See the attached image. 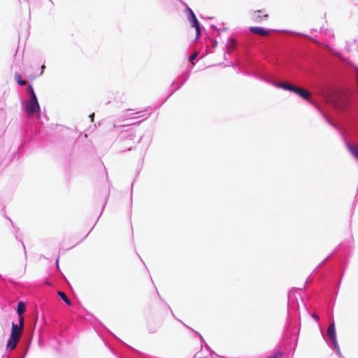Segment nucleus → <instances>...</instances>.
Returning a JSON list of instances; mask_svg holds the SVG:
<instances>
[{
	"label": "nucleus",
	"mask_w": 358,
	"mask_h": 358,
	"mask_svg": "<svg viewBox=\"0 0 358 358\" xmlns=\"http://www.w3.org/2000/svg\"><path fill=\"white\" fill-rule=\"evenodd\" d=\"M347 147L350 153L358 160V145L347 143Z\"/></svg>",
	"instance_id": "nucleus-10"
},
{
	"label": "nucleus",
	"mask_w": 358,
	"mask_h": 358,
	"mask_svg": "<svg viewBox=\"0 0 358 358\" xmlns=\"http://www.w3.org/2000/svg\"><path fill=\"white\" fill-rule=\"evenodd\" d=\"M18 1H19V2H20V0H18Z\"/></svg>",
	"instance_id": "nucleus-24"
},
{
	"label": "nucleus",
	"mask_w": 358,
	"mask_h": 358,
	"mask_svg": "<svg viewBox=\"0 0 358 358\" xmlns=\"http://www.w3.org/2000/svg\"><path fill=\"white\" fill-rule=\"evenodd\" d=\"M27 92L29 98L24 102V108L26 113L29 117L36 116L37 119L40 118L41 108L38 101L36 95L31 86L27 88Z\"/></svg>",
	"instance_id": "nucleus-1"
},
{
	"label": "nucleus",
	"mask_w": 358,
	"mask_h": 358,
	"mask_svg": "<svg viewBox=\"0 0 358 358\" xmlns=\"http://www.w3.org/2000/svg\"><path fill=\"white\" fill-rule=\"evenodd\" d=\"M15 79L17 83L21 86H24L26 85L25 80L22 79L21 76L20 74L15 75Z\"/></svg>",
	"instance_id": "nucleus-15"
},
{
	"label": "nucleus",
	"mask_w": 358,
	"mask_h": 358,
	"mask_svg": "<svg viewBox=\"0 0 358 358\" xmlns=\"http://www.w3.org/2000/svg\"><path fill=\"white\" fill-rule=\"evenodd\" d=\"M94 113H92V114H91V115H90V117L91 118V121H92V122H93V120H94Z\"/></svg>",
	"instance_id": "nucleus-20"
},
{
	"label": "nucleus",
	"mask_w": 358,
	"mask_h": 358,
	"mask_svg": "<svg viewBox=\"0 0 358 358\" xmlns=\"http://www.w3.org/2000/svg\"><path fill=\"white\" fill-rule=\"evenodd\" d=\"M185 11L187 15V20L191 23L192 27L196 29V38L198 39L201 34V24L197 20L193 10L188 6L186 7Z\"/></svg>",
	"instance_id": "nucleus-3"
},
{
	"label": "nucleus",
	"mask_w": 358,
	"mask_h": 358,
	"mask_svg": "<svg viewBox=\"0 0 358 358\" xmlns=\"http://www.w3.org/2000/svg\"><path fill=\"white\" fill-rule=\"evenodd\" d=\"M188 78V76H185L182 77V80H181V82L180 83H175L173 82V85H176L177 84L178 86L176 87V90H178L179 88L181 87V86H182L184 85V83L186 82V80H187Z\"/></svg>",
	"instance_id": "nucleus-14"
},
{
	"label": "nucleus",
	"mask_w": 358,
	"mask_h": 358,
	"mask_svg": "<svg viewBox=\"0 0 358 358\" xmlns=\"http://www.w3.org/2000/svg\"><path fill=\"white\" fill-rule=\"evenodd\" d=\"M18 317H19V324H17V326H20V327H23V325H24V317L23 316L21 315H18Z\"/></svg>",
	"instance_id": "nucleus-16"
},
{
	"label": "nucleus",
	"mask_w": 358,
	"mask_h": 358,
	"mask_svg": "<svg viewBox=\"0 0 358 358\" xmlns=\"http://www.w3.org/2000/svg\"><path fill=\"white\" fill-rule=\"evenodd\" d=\"M321 333L323 336V338L329 344V346L334 347L336 350V354L341 357V352L340 351V348L336 339V334L335 329V324L334 319L330 320V323L327 329V331L326 334H324L322 329H321Z\"/></svg>",
	"instance_id": "nucleus-2"
},
{
	"label": "nucleus",
	"mask_w": 358,
	"mask_h": 358,
	"mask_svg": "<svg viewBox=\"0 0 358 358\" xmlns=\"http://www.w3.org/2000/svg\"><path fill=\"white\" fill-rule=\"evenodd\" d=\"M312 317L314 318L316 321H319L320 320V317L319 316L316 314V313H313L312 314Z\"/></svg>",
	"instance_id": "nucleus-18"
},
{
	"label": "nucleus",
	"mask_w": 358,
	"mask_h": 358,
	"mask_svg": "<svg viewBox=\"0 0 358 358\" xmlns=\"http://www.w3.org/2000/svg\"><path fill=\"white\" fill-rule=\"evenodd\" d=\"M22 245H23V248L24 250V252H26V251H25V246H24V245L23 243H22Z\"/></svg>",
	"instance_id": "nucleus-22"
},
{
	"label": "nucleus",
	"mask_w": 358,
	"mask_h": 358,
	"mask_svg": "<svg viewBox=\"0 0 358 358\" xmlns=\"http://www.w3.org/2000/svg\"><path fill=\"white\" fill-rule=\"evenodd\" d=\"M236 45H237V43H236V41L235 39L229 38V42L227 44L228 52H231L233 50H234L236 47Z\"/></svg>",
	"instance_id": "nucleus-13"
},
{
	"label": "nucleus",
	"mask_w": 358,
	"mask_h": 358,
	"mask_svg": "<svg viewBox=\"0 0 358 358\" xmlns=\"http://www.w3.org/2000/svg\"><path fill=\"white\" fill-rule=\"evenodd\" d=\"M249 30L255 34L259 36H266L268 34V31L263 27H250Z\"/></svg>",
	"instance_id": "nucleus-7"
},
{
	"label": "nucleus",
	"mask_w": 358,
	"mask_h": 358,
	"mask_svg": "<svg viewBox=\"0 0 358 358\" xmlns=\"http://www.w3.org/2000/svg\"><path fill=\"white\" fill-rule=\"evenodd\" d=\"M27 350H28V347L27 348V349H26V350H25V352H24V355H22V358H24V357L26 356V354H27Z\"/></svg>",
	"instance_id": "nucleus-21"
},
{
	"label": "nucleus",
	"mask_w": 358,
	"mask_h": 358,
	"mask_svg": "<svg viewBox=\"0 0 358 358\" xmlns=\"http://www.w3.org/2000/svg\"><path fill=\"white\" fill-rule=\"evenodd\" d=\"M58 262H59V260L57 259V265L58 266Z\"/></svg>",
	"instance_id": "nucleus-23"
},
{
	"label": "nucleus",
	"mask_w": 358,
	"mask_h": 358,
	"mask_svg": "<svg viewBox=\"0 0 358 358\" xmlns=\"http://www.w3.org/2000/svg\"><path fill=\"white\" fill-rule=\"evenodd\" d=\"M268 18V15L264 13L263 10H256L252 15V19L256 22H260Z\"/></svg>",
	"instance_id": "nucleus-6"
},
{
	"label": "nucleus",
	"mask_w": 358,
	"mask_h": 358,
	"mask_svg": "<svg viewBox=\"0 0 358 358\" xmlns=\"http://www.w3.org/2000/svg\"><path fill=\"white\" fill-rule=\"evenodd\" d=\"M19 340L20 338L10 334V338L8 341L7 348H10V350H14L16 348V345Z\"/></svg>",
	"instance_id": "nucleus-8"
},
{
	"label": "nucleus",
	"mask_w": 358,
	"mask_h": 358,
	"mask_svg": "<svg viewBox=\"0 0 358 358\" xmlns=\"http://www.w3.org/2000/svg\"><path fill=\"white\" fill-rule=\"evenodd\" d=\"M26 310V305L24 302L22 301H20L18 303H17V313L18 314V315H22V314L25 312Z\"/></svg>",
	"instance_id": "nucleus-12"
},
{
	"label": "nucleus",
	"mask_w": 358,
	"mask_h": 358,
	"mask_svg": "<svg viewBox=\"0 0 358 358\" xmlns=\"http://www.w3.org/2000/svg\"><path fill=\"white\" fill-rule=\"evenodd\" d=\"M292 92L296 93L306 100L310 99V93L305 89L294 86V90Z\"/></svg>",
	"instance_id": "nucleus-5"
},
{
	"label": "nucleus",
	"mask_w": 358,
	"mask_h": 358,
	"mask_svg": "<svg viewBox=\"0 0 358 358\" xmlns=\"http://www.w3.org/2000/svg\"><path fill=\"white\" fill-rule=\"evenodd\" d=\"M197 55H198V54H197V53H194V54H192V55H190V57H189V61H190L191 62H193V61H194V60H195V59H196V58L197 57Z\"/></svg>",
	"instance_id": "nucleus-17"
},
{
	"label": "nucleus",
	"mask_w": 358,
	"mask_h": 358,
	"mask_svg": "<svg viewBox=\"0 0 358 358\" xmlns=\"http://www.w3.org/2000/svg\"><path fill=\"white\" fill-rule=\"evenodd\" d=\"M22 332V327L20 326H17V324H12V329H11V335H14L16 337L20 338V336Z\"/></svg>",
	"instance_id": "nucleus-9"
},
{
	"label": "nucleus",
	"mask_w": 358,
	"mask_h": 358,
	"mask_svg": "<svg viewBox=\"0 0 358 358\" xmlns=\"http://www.w3.org/2000/svg\"><path fill=\"white\" fill-rule=\"evenodd\" d=\"M268 82L271 83L273 85H274L278 88L283 89L285 90H288V91L292 92L294 90V85H292L289 83H287L277 82V81L271 80H268Z\"/></svg>",
	"instance_id": "nucleus-4"
},
{
	"label": "nucleus",
	"mask_w": 358,
	"mask_h": 358,
	"mask_svg": "<svg viewBox=\"0 0 358 358\" xmlns=\"http://www.w3.org/2000/svg\"><path fill=\"white\" fill-rule=\"evenodd\" d=\"M58 296L65 302V303L68 306H71V301L66 295V294L62 291H58Z\"/></svg>",
	"instance_id": "nucleus-11"
},
{
	"label": "nucleus",
	"mask_w": 358,
	"mask_h": 358,
	"mask_svg": "<svg viewBox=\"0 0 358 358\" xmlns=\"http://www.w3.org/2000/svg\"><path fill=\"white\" fill-rule=\"evenodd\" d=\"M45 69V65H42L41 66V75L43 73L44 71V69Z\"/></svg>",
	"instance_id": "nucleus-19"
}]
</instances>
